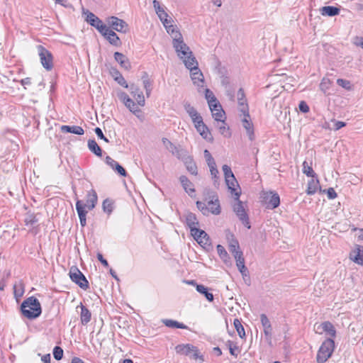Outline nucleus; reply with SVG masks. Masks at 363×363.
I'll use <instances>...</instances> for the list:
<instances>
[{"mask_svg": "<svg viewBox=\"0 0 363 363\" xmlns=\"http://www.w3.org/2000/svg\"><path fill=\"white\" fill-rule=\"evenodd\" d=\"M23 315L29 320L38 318L42 313V308L38 299L30 296L23 301L21 305Z\"/></svg>", "mask_w": 363, "mask_h": 363, "instance_id": "nucleus-1", "label": "nucleus"}, {"mask_svg": "<svg viewBox=\"0 0 363 363\" xmlns=\"http://www.w3.org/2000/svg\"><path fill=\"white\" fill-rule=\"evenodd\" d=\"M335 347V342L332 338H328L323 342L317 354L318 363H324L331 356Z\"/></svg>", "mask_w": 363, "mask_h": 363, "instance_id": "nucleus-2", "label": "nucleus"}, {"mask_svg": "<svg viewBox=\"0 0 363 363\" xmlns=\"http://www.w3.org/2000/svg\"><path fill=\"white\" fill-rule=\"evenodd\" d=\"M69 276L70 279L77 284L81 289L84 290L89 289V281L77 267L72 266L70 267Z\"/></svg>", "mask_w": 363, "mask_h": 363, "instance_id": "nucleus-3", "label": "nucleus"}, {"mask_svg": "<svg viewBox=\"0 0 363 363\" xmlns=\"http://www.w3.org/2000/svg\"><path fill=\"white\" fill-rule=\"evenodd\" d=\"M40 62L43 67L48 71L53 68V57L52 53L43 45L37 46Z\"/></svg>", "mask_w": 363, "mask_h": 363, "instance_id": "nucleus-4", "label": "nucleus"}, {"mask_svg": "<svg viewBox=\"0 0 363 363\" xmlns=\"http://www.w3.org/2000/svg\"><path fill=\"white\" fill-rule=\"evenodd\" d=\"M233 211L235 213L236 216L238 217L239 220L242 222V223L248 229L251 228L249 216L245 211L244 207V203L242 201L240 200H235V203L233 206Z\"/></svg>", "mask_w": 363, "mask_h": 363, "instance_id": "nucleus-5", "label": "nucleus"}, {"mask_svg": "<svg viewBox=\"0 0 363 363\" xmlns=\"http://www.w3.org/2000/svg\"><path fill=\"white\" fill-rule=\"evenodd\" d=\"M191 234L201 245L204 247H209L211 246L209 236L204 230L199 228H194L191 230Z\"/></svg>", "mask_w": 363, "mask_h": 363, "instance_id": "nucleus-6", "label": "nucleus"}, {"mask_svg": "<svg viewBox=\"0 0 363 363\" xmlns=\"http://www.w3.org/2000/svg\"><path fill=\"white\" fill-rule=\"evenodd\" d=\"M172 45L180 59L184 58V57L189 54V52H191L189 47L184 42L183 38L174 39V40L172 41Z\"/></svg>", "mask_w": 363, "mask_h": 363, "instance_id": "nucleus-7", "label": "nucleus"}, {"mask_svg": "<svg viewBox=\"0 0 363 363\" xmlns=\"http://www.w3.org/2000/svg\"><path fill=\"white\" fill-rule=\"evenodd\" d=\"M108 24L118 32L125 33L128 30L127 23L116 16H111L108 20Z\"/></svg>", "mask_w": 363, "mask_h": 363, "instance_id": "nucleus-8", "label": "nucleus"}, {"mask_svg": "<svg viewBox=\"0 0 363 363\" xmlns=\"http://www.w3.org/2000/svg\"><path fill=\"white\" fill-rule=\"evenodd\" d=\"M315 333L319 334H322L323 332H325L330 337V338L335 337L336 335V330L333 325L329 321H325L321 324L315 325Z\"/></svg>", "mask_w": 363, "mask_h": 363, "instance_id": "nucleus-9", "label": "nucleus"}, {"mask_svg": "<svg viewBox=\"0 0 363 363\" xmlns=\"http://www.w3.org/2000/svg\"><path fill=\"white\" fill-rule=\"evenodd\" d=\"M228 190L234 196L235 200H238L241 194V189L235 177L225 179Z\"/></svg>", "mask_w": 363, "mask_h": 363, "instance_id": "nucleus-10", "label": "nucleus"}, {"mask_svg": "<svg viewBox=\"0 0 363 363\" xmlns=\"http://www.w3.org/2000/svg\"><path fill=\"white\" fill-rule=\"evenodd\" d=\"M86 21L93 27L98 30L101 33L107 26L103 21L98 18L95 14L87 11Z\"/></svg>", "mask_w": 363, "mask_h": 363, "instance_id": "nucleus-11", "label": "nucleus"}, {"mask_svg": "<svg viewBox=\"0 0 363 363\" xmlns=\"http://www.w3.org/2000/svg\"><path fill=\"white\" fill-rule=\"evenodd\" d=\"M190 74L194 84L198 87H203L204 77L199 67L194 66L192 69H190Z\"/></svg>", "mask_w": 363, "mask_h": 363, "instance_id": "nucleus-12", "label": "nucleus"}, {"mask_svg": "<svg viewBox=\"0 0 363 363\" xmlns=\"http://www.w3.org/2000/svg\"><path fill=\"white\" fill-rule=\"evenodd\" d=\"M264 199L268 208L274 209L278 207L280 203V198L278 194L272 191L265 193Z\"/></svg>", "mask_w": 363, "mask_h": 363, "instance_id": "nucleus-13", "label": "nucleus"}, {"mask_svg": "<svg viewBox=\"0 0 363 363\" xmlns=\"http://www.w3.org/2000/svg\"><path fill=\"white\" fill-rule=\"evenodd\" d=\"M209 108L212 113L213 118L218 123H219V121H221L223 120H225V111H223V109L219 102L216 103L214 104H210Z\"/></svg>", "mask_w": 363, "mask_h": 363, "instance_id": "nucleus-14", "label": "nucleus"}, {"mask_svg": "<svg viewBox=\"0 0 363 363\" xmlns=\"http://www.w3.org/2000/svg\"><path fill=\"white\" fill-rule=\"evenodd\" d=\"M101 34L113 45L118 46L121 44L118 35L108 26L105 28Z\"/></svg>", "mask_w": 363, "mask_h": 363, "instance_id": "nucleus-15", "label": "nucleus"}, {"mask_svg": "<svg viewBox=\"0 0 363 363\" xmlns=\"http://www.w3.org/2000/svg\"><path fill=\"white\" fill-rule=\"evenodd\" d=\"M260 320L262 325L264 328L265 338L268 342H271L272 335V327L271 323L267 316L264 313L260 315Z\"/></svg>", "mask_w": 363, "mask_h": 363, "instance_id": "nucleus-16", "label": "nucleus"}, {"mask_svg": "<svg viewBox=\"0 0 363 363\" xmlns=\"http://www.w3.org/2000/svg\"><path fill=\"white\" fill-rule=\"evenodd\" d=\"M130 91L131 94L133 95L134 98L137 101V104L139 106H143L145 103V97L143 91L140 89V88L132 84L130 85Z\"/></svg>", "mask_w": 363, "mask_h": 363, "instance_id": "nucleus-17", "label": "nucleus"}, {"mask_svg": "<svg viewBox=\"0 0 363 363\" xmlns=\"http://www.w3.org/2000/svg\"><path fill=\"white\" fill-rule=\"evenodd\" d=\"M242 124L243 128L246 130L247 134L249 137V139L250 140H253L255 138L254 135V128H253V124L251 121L250 116L248 115V117L246 116L242 117L241 119Z\"/></svg>", "mask_w": 363, "mask_h": 363, "instance_id": "nucleus-18", "label": "nucleus"}, {"mask_svg": "<svg viewBox=\"0 0 363 363\" xmlns=\"http://www.w3.org/2000/svg\"><path fill=\"white\" fill-rule=\"evenodd\" d=\"M106 163L109 165L113 169L116 171L118 174L122 177H126L127 172L125 169L119 164L118 162L112 159L110 156H106Z\"/></svg>", "mask_w": 363, "mask_h": 363, "instance_id": "nucleus-19", "label": "nucleus"}, {"mask_svg": "<svg viewBox=\"0 0 363 363\" xmlns=\"http://www.w3.org/2000/svg\"><path fill=\"white\" fill-rule=\"evenodd\" d=\"M350 257L355 263L363 265V246L357 245L355 249L350 252Z\"/></svg>", "mask_w": 363, "mask_h": 363, "instance_id": "nucleus-20", "label": "nucleus"}, {"mask_svg": "<svg viewBox=\"0 0 363 363\" xmlns=\"http://www.w3.org/2000/svg\"><path fill=\"white\" fill-rule=\"evenodd\" d=\"M115 60L119 63L121 67L128 70L130 67V62L128 57L121 52H116L114 53Z\"/></svg>", "mask_w": 363, "mask_h": 363, "instance_id": "nucleus-21", "label": "nucleus"}, {"mask_svg": "<svg viewBox=\"0 0 363 363\" xmlns=\"http://www.w3.org/2000/svg\"><path fill=\"white\" fill-rule=\"evenodd\" d=\"M86 196V201L84 203V208L86 207L89 210H92L97 203V194L94 190L91 189L87 193Z\"/></svg>", "mask_w": 363, "mask_h": 363, "instance_id": "nucleus-22", "label": "nucleus"}, {"mask_svg": "<svg viewBox=\"0 0 363 363\" xmlns=\"http://www.w3.org/2000/svg\"><path fill=\"white\" fill-rule=\"evenodd\" d=\"M78 307H80V308H81V312H80L81 323L83 325H86L88 323L90 322L91 319V313L82 303H80V305Z\"/></svg>", "mask_w": 363, "mask_h": 363, "instance_id": "nucleus-23", "label": "nucleus"}, {"mask_svg": "<svg viewBox=\"0 0 363 363\" xmlns=\"http://www.w3.org/2000/svg\"><path fill=\"white\" fill-rule=\"evenodd\" d=\"M179 181L184 189V191L190 196H193L194 193L195 192V189L193 187V184L189 181V179L186 176H181L179 177Z\"/></svg>", "mask_w": 363, "mask_h": 363, "instance_id": "nucleus-24", "label": "nucleus"}, {"mask_svg": "<svg viewBox=\"0 0 363 363\" xmlns=\"http://www.w3.org/2000/svg\"><path fill=\"white\" fill-rule=\"evenodd\" d=\"M181 60L183 61L185 67L189 70L192 69L194 66L199 67V63L192 52H189V54L184 57V58H181Z\"/></svg>", "mask_w": 363, "mask_h": 363, "instance_id": "nucleus-25", "label": "nucleus"}, {"mask_svg": "<svg viewBox=\"0 0 363 363\" xmlns=\"http://www.w3.org/2000/svg\"><path fill=\"white\" fill-rule=\"evenodd\" d=\"M61 131L62 133H70L75 135H82L84 133V129L78 125H62Z\"/></svg>", "mask_w": 363, "mask_h": 363, "instance_id": "nucleus-26", "label": "nucleus"}, {"mask_svg": "<svg viewBox=\"0 0 363 363\" xmlns=\"http://www.w3.org/2000/svg\"><path fill=\"white\" fill-rule=\"evenodd\" d=\"M340 9L333 6H323L320 9V12L323 16H335L340 13Z\"/></svg>", "mask_w": 363, "mask_h": 363, "instance_id": "nucleus-27", "label": "nucleus"}, {"mask_svg": "<svg viewBox=\"0 0 363 363\" xmlns=\"http://www.w3.org/2000/svg\"><path fill=\"white\" fill-rule=\"evenodd\" d=\"M192 349H194V346L190 344H181L175 347L176 352L183 355H191Z\"/></svg>", "mask_w": 363, "mask_h": 363, "instance_id": "nucleus-28", "label": "nucleus"}, {"mask_svg": "<svg viewBox=\"0 0 363 363\" xmlns=\"http://www.w3.org/2000/svg\"><path fill=\"white\" fill-rule=\"evenodd\" d=\"M195 128L204 139L208 140H211L212 139L208 128L204 123L195 125Z\"/></svg>", "mask_w": 363, "mask_h": 363, "instance_id": "nucleus-29", "label": "nucleus"}, {"mask_svg": "<svg viewBox=\"0 0 363 363\" xmlns=\"http://www.w3.org/2000/svg\"><path fill=\"white\" fill-rule=\"evenodd\" d=\"M186 223L191 232L192 229L198 228L197 226L199 224L196 215L191 212L186 215Z\"/></svg>", "mask_w": 363, "mask_h": 363, "instance_id": "nucleus-30", "label": "nucleus"}, {"mask_svg": "<svg viewBox=\"0 0 363 363\" xmlns=\"http://www.w3.org/2000/svg\"><path fill=\"white\" fill-rule=\"evenodd\" d=\"M315 178L316 179H315V178L311 177V179L308 183V187L306 189V193L308 195L314 194L320 187L319 181L317 177Z\"/></svg>", "mask_w": 363, "mask_h": 363, "instance_id": "nucleus-31", "label": "nucleus"}, {"mask_svg": "<svg viewBox=\"0 0 363 363\" xmlns=\"http://www.w3.org/2000/svg\"><path fill=\"white\" fill-rule=\"evenodd\" d=\"M208 212L214 215H218L220 213V203L218 199L208 202Z\"/></svg>", "mask_w": 363, "mask_h": 363, "instance_id": "nucleus-32", "label": "nucleus"}, {"mask_svg": "<svg viewBox=\"0 0 363 363\" xmlns=\"http://www.w3.org/2000/svg\"><path fill=\"white\" fill-rule=\"evenodd\" d=\"M162 143L164 145V147L170 152L172 155L179 156V150L178 147L174 145L170 140H169L166 138H163L162 139Z\"/></svg>", "mask_w": 363, "mask_h": 363, "instance_id": "nucleus-33", "label": "nucleus"}, {"mask_svg": "<svg viewBox=\"0 0 363 363\" xmlns=\"http://www.w3.org/2000/svg\"><path fill=\"white\" fill-rule=\"evenodd\" d=\"M228 250L233 255V257H235V255H240V254L242 253V252L240 250L238 241L235 239H232L230 241Z\"/></svg>", "mask_w": 363, "mask_h": 363, "instance_id": "nucleus-34", "label": "nucleus"}, {"mask_svg": "<svg viewBox=\"0 0 363 363\" xmlns=\"http://www.w3.org/2000/svg\"><path fill=\"white\" fill-rule=\"evenodd\" d=\"M196 291L203 294L208 301L212 302L214 300L213 294L209 292L208 289L204 285H196Z\"/></svg>", "mask_w": 363, "mask_h": 363, "instance_id": "nucleus-35", "label": "nucleus"}, {"mask_svg": "<svg viewBox=\"0 0 363 363\" xmlns=\"http://www.w3.org/2000/svg\"><path fill=\"white\" fill-rule=\"evenodd\" d=\"M38 222V219L35 214L33 213H27L24 218L25 225L27 227H34V225Z\"/></svg>", "mask_w": 363, "mask_h": 363, "instance_id": "nucleus-36", "label": "nucleus"}, {"mask_svg": "<svg viewBox=\"0 0 363 363\" xmlns=\"http://www.w3.org/2000/svg\"><path fill=\"white\" fill-rule=\"evenodd\" d=\"M142 79H143V86H144V89L146 92V95L147 97H149L151 94V91H152V82L148 78V74L146 72H144V74L142 77Z\"/></svg>", "mask_w": 363, "mask_h": 363, "instance_id": "nucleus-37", "label": "nucleus"}, {"mask_svg": "<svg viewBox=\"0 0 363 363\" xmlns=\"http://www.w3.org/2000/svg\"><path fill=\"white\" fill-rule=\"evenodd\" d=\"M88 147L91 152L98 157H101L102 150L94 140H88Z\"/></svg>", "mask_w": 363, "mask_h": 363, "instance_id": "nucleus-38", "label": "nucleus"}, {"mask_svg": "<svg viewBox=\"0 0 363 363\" xmlns=\"http://www.w3.org/2000/svg\"><path fill=\"white\" fill-rule=\"evenodd\" d=\"M164 28H166L167 32L172 35L173 40H174V39L182 38L181 33L176 29L172 23L165 26Z\"/></svg>", "mask_w": 363, "mask_h": 363, "instance_id": "nucleus-39", "label": "nucleus"}, {"mask_svg": "<svg viewBox=\"0 0 363 363\" xmlns=\"http://www.w3.org/2000/svg\"><path fill=\"white\" fill-rule=\"evenodd\" d=\"M164 324L169 328H175L181 329H186L188 327L182 323L171 319H165L163 320Z\"/></svg>", "mask_w": 363, "mask_h": 363, "instance_id": "nucleus-40", "label": "nucleus"}, {"mask_svg": "<svg viewBox=\"0 0 363 363\" xmlns=\"http://www.w3.org/2000/svg\"><path fill=\"white\" fill-rule=\"evenodd\" d=\"M219 132L221 135H223L225 138H229L230 136V132L229 127L227 126L225 120H223L219 121L217 125Z\"/></svg>", "mask_w": 363, "mask_h": 363, "instance_id": "nucleus-41", "label": "nucleus"}, {"mask_svg": "<svg viewBox=\"0 0 363 363\" xmlns=\"http://www.w3.org/2000/svg\"><path fill=\"white\" fill-rule=\"evenodd\" d=\"M76 210L77 211L79 219L86 218L87 211L85 210L84 203L81 200L76 202Z\"/></svg>", "mask_w": 363, "mask_h": 363, "instance_id": "nucleus-42", "label": "nucleus"}, {"mask_svg": "<svg viewBox=\"0 0 363 363\" xmlns=\"http://www.w3.org/2000/svg\"><path fill=\"white\" fill-rule=\"evenodd\" d=\"M303 172L310 177L315 178L317 176L312 167L309 165L306 161H304L303 163Z\"/></svg>", "mask_w": 363, "mask_h": 363, "instance_id": "nucleus-43", "label": "nucleus"}, {"mask_svg": "<svg viewBox=\"0 0 363 363\" xmlns=\"http://www.w3.org/2000/svg\"><path fill=\"white\" fill-rule=\"evenodd\" d=\"M235 328L236 329L240 337L243 338L245 337V329L240 322L238 318H235L233 322Z\"/></svg>", "mask_w": 363, "mask_h": 363, "instance_id": "nucleus-44", "label": "nucleus"}, {"mask_svg": "<svg viewBox=\"0 0 363 363\" xmlns=\"http://www.w3.org/2000/svg\"><path fill=\"white\" fill-rule=\"evenodd\" d=\"M205 96L208 101V106L210 104H214L216 103H218L217 99L214 96L213 93L208 89H205Z\"/></svg>", "mask_w": 363, "mask_h": 363, "instance_id": "nucleus-45", "label": "nucleus"}, {"mask_svg": "<svg viewBox=\"0 0 363 363\" xmlns=\"http://www.w3.org/2000/svg\"><path fill=\"white\" fill-rule=\"evenodd\" d=\"M184 107L186 113L189 114L190 118H193L194 116H196V115L199 114L197 111L192 106L189 102H185L184 104Z\"/></svg>", "mask_w": 363, "mask_h": 363, "instance_id": "nucleus-46", "label": "nucleus"}, {"mask_svg": "<svg viewBox=\"0 0 363 363\" xmlns=\"http://www.w3.org/2000/svg\"><path fill=\"white\" fill-rule=\"evenodd\" d=\"M330 85L331 81L328 78L324 77L320 84V89L325 94H327V91L330 89Z\"/></svg>", "mask_w": 363, "mask_h": 363, "instance_id": "nucleus-47", "label": "nucleus"}, {"mask_svg": "<svg viewBox=\"0 0 363 363\" xmlns=\"http://www.w3.org/2000/svg\"><path fill=\"white\" fill-rule=\"evenodd\" d=\"M337 84L347 91L352 90V85L350 81L344 79H337Z\"/></svg>", "mask_w": 363, "mask_h": 363, "instance_id": "nucleus-48", "label": "nucleus"}, {"mask_svg": "<svg viewBox=\"0 0 363 363\" xmlns=\"http://www.w3.org/2000/svg\"><path fill=\"white\" fill-rule=\"evenodd\" d=\"M115 72H117V76H115V81L124 88H130L122 74L117 69H115Z\"/></svg>", "mask_w": 363, "mask_h": 363, "instance_id": "nucleus-49", "label": "nucleus"}, {"mask_svg": "<svg viewBox=\"0 0 363 363\" xmlns=\"http://www.w3.org/2000/svg\"><path fill=\"white\" fill-rule=\"evenodd\" d=\"M11 275L9 271H4L2 274L0 273V290L4 291L6 286V279Z\"/></svg>", "mask_w": 363, "mask_h": 363, "instance_id": "nucleus-50", "label": "nucleus"}, {"mask_svg": "<svg viewBox=\"0 0 363 363\" xmlns=\"http://www.w3.org/2000/svg\"><path fill=\"white\" fill-rule=\"evenodd\" d=\"M103 209L105 212L110 214L113 211V203L111 200L106 199L103 202Z\"/></svg>", "mask_w": 363, "mask_h": 363, "instance_id": "nucleus-51", "label": "nucleus"}, {"mask_svg": "<svg viewBox=\"0 0 363 363\" xmlns=\"http://www.w3.org/2000/svg\"><path fill=\"white\" fill-rule=\"evenodd\" d=\"M125 106L134 114L140 111L138 104H136L132 99H130V103L128 102L125 104Z\"/></svg>", "mask_w": 363, "mask_h": 363, "instance_id": "nucleus-52", "label": "nucleus"}, {"mask_svg": "<svg viewBox=\"0 0 363 363\" xmlns=\"http://www.w3.org/2000/svg\"><path fill=\"white\" fill-rule=\"evenodd\" d=\"M238 106L239 111L242 113V116L244 117L246 116L247 117H248V115H250V113L247 102L239 104Z\"/></svg>", "mask_w": 363, "mask_h": 363, "instance_id": "nucleus-53", "label": "nucleus"}, {"mask_svg": "<svg viewBox=\"0 0 363 363\" xmlns=\"http://www.w3.org/2000/svg\"><path fill=\"white\" fill-rule=\"evenodd\" d=\"M52 353L56 360H60L63 357V350L59 346L54 347Z\"/></svg>", "mask_w": 363, "mask_h": 363, "instance_id": "nucleus-54", "label": "nucleus"}, {"mask_svg": "<svg viewBox=\"0 0 363 363\" xmlns=\"http://www.w3.org/2000/svg\"><path fill=\"white\" fill-rule=\"evenodd\" d=\"M222 169L224 174L225 179L235 177L233 172L231 170V168L228 165H223Z\"/></svg>", "mask_w": 363, "mask_h": 363, "instance_id": "nucleus-55", "label": "nucleus"}, {"mask_svg": "<svg viewBox=\"0 0 363 363\" xmlns=\"http://www.w3.org/2000/svg\"><path fill=\"white\" fill-rule=\"evenodd\" d=\"M186 169L192 174H197V167L193 161L186 162Z\"/></svg>", "mask_w": 363, "mask_h": 363, "instance_id": "nucleus-56", "label": "nucleus"}, {"mask_svg": "<svg viewBox=\"0 0 363 363\" xmlns=\"http://www.w3.org/2000/svg\"><path fill=\"white\" fill-rule=\"evenodd\" d=\"M191 354H192L191 355V357L194 359H199L201 362L204 361L203 356L201 354L199 349L196 347L194 346V349H192Z\"/></svg>", "mask_w": 363, "mask_h": 363, "instance_id": "nucleus-57", "label": "nucleus"}, {"mask_svg": "<svg viewBox=\"0 0 363 363\" xmlns=\"http://www.w3.org/2000/svg\"><path fill=\"white\" fill-rule=\"evenodd\" d=\"M118 99L125 105L128 102L130 103V98L124 91H120L118 93Z\"/></svg>", "mask_w": 363, "mask_h": 363, "instance_id": "nucleus-58", "label": "nucleus"}, {"mask_svg": "<svg viewBox=\"0 0 363 363\" xmlns=\"http://www.w3.org/2000/svg\"><path fill=\"white\" fill-rule=\"evenodd\" d=\"M153 6L155 8V12L157 14L158 17H160V13H167L164 9L160 6V2L157 0H154L152 1Z\"/></svg>", "mask_w": 363, "mask_h": 363, "instance_id": "nucleus-59", "label": "nucleus"}, {"mask_svg": "<svg viewBox=\"0 0 363 363\" xmlns=\"http://www.w3.org/2000/svg\"><path fill=\"white\" fill-rule=\"evenodd\" d=\"M238 104L247 102L245 91L242 88H240L238 91Z\"/></svg>", "mask_w": 363, "mask_h": 363, "instance_id": "nucleus-60", "label": "nucleus"}, {"mask_svg": "<svg viewBox=\"0 0 363 363\" xmlns=\"http://www.w3.org/2000/svg\"><path fill=\"white\" fill-rule=\"evenodd\" d=\"M196 206L203 215H206L208 213V207L203 202L196 201Z\"/></svg>", "mask_w": 363, "mask_h": 363, "instance_id": "nucleus-61", "label": "nucleus"}, {"mask_svg": "<svg viewBox=\"0 0 363 363\" xmlns=\"http://www.w3.org/2000/svg\"><path fill=\"white\" fill-rule=\"evenodd\" d=\"M208 166L209 167L212 179H218V170L217 169L216 164L213 163L212 164Z\"/></svg>", "mask_w": 363, "mask_h": 363, "instance_id": "nucleus-62", "label": "nucleus"}, {"mask_svg": "<svg viewBox=\"0 0 363 363\" xmlns=\"http://www.w3.org/2000/svg\"><path fill=\"white\" fill-rule=\"evenodd\" d=\"M169 16L167 13H162L160 15V20L162 21L164 26L168 25L169 23H172V21L171 18H168Z\"/></svg>", "mask_w": 363, "mask_h": 363, "instance_id": "nucleus-63", "label": "nucleus"}, {"mask_svg": "<svg viewBox=\"0 0 363 363\" xmlns=\"http://www.w3.org/2000/svg\"><path fill=\"white\" fill-rule=\"evenodd\" d=\"M217 66L216 67V70L217 74L220 76V77H224L226 75V70L225 67H221L220 62L218 61Z\"/></svg>", "mask_w": 363, "mask_h": 363, "instance_id": "nucleus-64", "label": "nucleus"}]
</instances>
